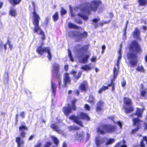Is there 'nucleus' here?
<instances>
[{
  "label": "nucleus",
  "mask_w": 147,
  "mask_h": 147,
  "mask_svg": "<svg viewBox=\"0 0 147 147\" xmlns=\"http://www.w3.org/2000/svg\"><path fill=\"white\" fill-rule=\"evenodd\" d=\"M129 51L127 53V57L129 60L128 65L131 67H134L138 61L137 54L142 52L140 45L135 40H132L128 46Z\"/></svg>",
  "instance_id": "1"
},
{
  "label": "nucleus",
  "mask_w": 147,
  "mask_h": 147,
  "mask_svg": "<svg viewBox=\"0 0 147 147\" xmlns=\"http://www.w3.org/2000/svg\"><path fill=\"white\" fill-rule=\"evenodd\" d=\"M102 4V2L100 0H93L92 1L90 4L89 2H86L81 5L80 10L81 13H78L77 15L85 20L88 19V16L85 15H88L91 14V11L96 12L97 10L99 5Z\"/></svg>",
  "instance_id": "2"
},
{
  "label": "nucleus",
  "mask_w": 147,
  "mask_h": 147,
  "mask_svg": "<svg viewBox=\"0 0 147 147\" xmlns=\"http://www.w3.org/2000/svg\"><path fill=\"white\" fill-rule=\"evenodd\" d=\"M33 7V11L32 13L33 14L32 24L34 26L33 31L34 33H36L39 35L42 36L41 39L43 40L45 39V36L44 32L42 30L39 26V21L40 18L39 16L36 11V6L34 2L32 3Z\"/></svg>",
  "instance_id": "3"
},
{
  "label": "nucleus",
  "mask_w": 147,
  "mask_h": 147,
  "mask_svg": "<svg viewBox=\"0 0 147 147\" xmlns=\"http://www.w3.org/2000/svg\"><path fill=\"white\" fill-rule=\"evenodd\" d=\"M97 130L98 132L103 134L106 133H115L117 130V127L115 125L111 124H104L98 127Z\"/></svg>",
  "instance_id": "4"
},
{
  "label": "nucleus",
  "mask_w": 147,
  "mask_h": 147,
  "mask_svg": "<svg viewBox=\"0 0 147 147\" xmlns=\"http://www.w3.org/2000/svg\"><path fill=\"white\" fill-rule=\"evenodd\" d=\"M28 129V127L24 125H21L19 127V130L20 132V136L16 138V142L17 144L18 147H23L24 142L21 140L26 136V131Z\"/></svg>",
  "instance_id": "5"
},
{
  "label": "nucleus",
  "mask_w": 147,
  "mask_h": 147,
  "mask_svg": "<svg viewBox=\"0 0 147 147\" xmlns=\"http://www.w3.org/2000/svg\"><path fill=\"white\" fill-rule=\"evenodd\" d=\"M79 117H78L74 115H71L69 117V118L82 127H83V125L82 121L80 120V119L86 120L87 121L90 120V118L87 114L83 112L80 113Z\"/></svg>",
  "instance_id": "6"
},
{
  "label": "nucleus",
  "mask_w": 147,
  "mask_h": 147,
  "mask_svg": "<svg viewBox=\"0 0 147 147\" xmlns=\"http://www.w3.org/2000/svg\"><path fill=\"white\" fill-rule=\"evenodd\" d=\"M124 105L123 108L126 114L132 112L134 110L133 103L131 99L129 98L125 97L123 98Z\"/></svg>",
  "instance_id": "7"
},
{
  "label": "nucleus",
  "mask_w": 147,
  "mask_h": 147,
  "mask_svg": "<svg viewBox=\"0 0 147 147\" xmlns=\"http://www.w3.org/2000/svg\"><path fill=\"white\" fill-rule=\"evenodd\" d=\"M70 32L72 34V37L76 38L75 41L78 42L81 41L83 38H86L88 36L87 32L85 31L83 32L80 31H72Z\"/></svg>",
  "instance_id": "8"
},
{
  "label": "nucleus",
  "mask_w": 147,
  "mask_h": 147,
  "mask_svg": "<svg viewBox=\"0 0 147 147\" xmlns=\"http://www.w3.org/2000/svg\"><path fill=\"white\" fill-rule=\"evenodd\" d=\"M51 51V49L49 47L42 48L41 46H38L36 50V52L41 55H43L45 52L47 53H48L47 57L50 61L51 60L52 58Z\"/></svg>",
  "instance_id": "9"
},
{
  "label": "nucleus",
  "mask_w": 147,
  "mask_h": 147,
  "mask_svg": "<svg viewBox=\"0 0 147 147\" xmlns=\"http://www.w3.org/2000/svg\"><path fill=\"white\" fill-rule=\"evenodd\" d=\"M132 126L140 129L142 125V121L140 120L138 117H134L132 119Z\"/></svg>",
  "instance_id": "10"
},
{
  "label": "nucleus",
  "mask_w": 147,
  "mask_h": 147,
  "mask_svg": "<svg viewBox=\"0 0 147 147\" xmlns=\"http://www.w3.org/2000/svg\"><path fill=\"white\" fill-rule=\"evenodd\" d=\"M85 135V133L84 131H78L76 132L75 134V139L78 141H81L84 140Z\"/></svg>",
  "instance_id": "11"
},
{
  "label": "nucleus",
  "mask_w": 147,
  "mask_h": 147,
  "mask_svg": "<svg viewBox=\"0 0 147 147\" xmlns=\"http://www.w3.org/2000/svg\"><path fill=\"white\" fill-rule=\"evenodd\" d=\"M71 80L69 76V74L68 73H66L64 74L63 78V87H67L68 84H71Z\"/></svg>",
  "instance_id": "12"
},
{
  "label": "nucleus",
  "mask_w": 147,
  "mask_h": 147,
  "mask_svg": "<svg viewBox=\"0 0 147 147\" xmlns=\"http://www.w3.org/2000/svg\"><path fill=\"white\" fill-rule=\"evenodd\" d=\"M88 88V83L86 81H84L81 84L79 87V88L80 90L84 92L86 91Z\"/></svg>",
  "instance_id": "13"
},
{
  "label": "nucleus",
  "mask_w": 147,
  "mask_h": 147,
  "mask_svg": "<svg viewBox=\"0 0 147 147\" xmlns=\"http://www.w3.org/2000/svg\"><path fill=\"white\" fill-rule=\"evenodd\" d=\"M59 64L54 63L53 64L51 71L53 73L56 74V76H57L58 74H59Z\"/></svg>",
  "instance_id": "14"
},
{
  "label": "nucleus",
  "mask_w": 147,
  "mask_h": 147,
  "mask_svg": "<svg viewBox=\"0 0 147 147\" xmlns=\"http://www.w3.org/2000/svg\"><path fill=\"white\" fill-rule=\"evenodd\" d=\"M133 37L140 41L141 38L140 36V31L137 28L135 29L134 31L132 33Z\"/></svg>",
  "instance_id": "15"
},
{
  "label": "nucleus",
  "mask_w": 147,
  "mask_h": 147,
  "mask_svg": "<svg viewBox=\"0 0 147 147\" xmlns=\"http://www.w3.org/2000/svg\"><path fill=\"white\" fill-rule=\"evenodd\" d=\"M67 107H65L63 108V112L64 114L66 116L68 115L72 112V107L70 106V105L68 104Z\"/></svg>",
  "instance_id": "16"
},
{
  "label": "nucleus",
  "mask_w": 147,
  "mask_h": 147,
  "mask_svg": "<svg viewBox=\"0 0 147 147\" xmlns=\"http://www.w3.org/2000/svg\"><path fill=\"white\" fill-rule=\"evenodd\" d=\"M104 104V102L101 100L98 101L96 105V111L97 112H100L102 109V107L103 106Z\"/></svg>",
  "instance_id": "17"
},
{
  "label": "nucleus",
  "mask_w": 147,
  "mask_h": 147,
  "mask_svg": "<svg viewBox=\"0 0 147 147\" xmlns=\"http://www.w3.org/2000/svg\"><path fill=\"white\" fill-rule=\"evenodd\" d=\"M145 141L146 142V145L147 146V136H144L142 137V139L141 140L140 142V144L139 146L140 147H146L145 145V143H144V142ZM135 147H139L138 145H137Z\"/></svg>",
  "instance_id": "18"
},
{
  "label": "nucleus",
  "mask_w": 147,
  "mask_h": 147,
  "mask_svg": "<svg viewBox=\"0 0 147 147\" xmlns=\"http://www.w3.org/2000/svg\"><path fill=\"white\" fill-rule=\"evenodd\" d=\"M145 110V109L144 108H143L142 109L137 108L135 115L137 116L138 117L141 118L142 117V114Z\"/></svg>",
  "instance_id": "19"
},
{
  "label": "nucleus",
  "mask_w": 147,
  "mask_h": 147,
  "mask_svg": "<svg viewBox=\"0 0 147 147\" xmlns=\"http://www.w3.org/2000/svg\"><path fill=\"white\" fill-rule=\"evenodd\" d=\"M103 142L104 140L103 139L99 137H97L95 139V143L97 147L100 146Z\"/></svg>",
  "instance_id": "20"
},
{
  "label": "nucleus",
  "mask_w": 147,
  "mask_h": 147,
  "mask_svg": "<svg viewBox=\"0 0 147 147\" xmlns=\"http://www.w3.org/2000/svg\"><path fill=\"white\" fill-rule=\"evenodd\" d=\"M88 45H86L83 46L80 49H76V51L78 53H80L82 51H87L88 49Z\"/></svg>",
  "instance_id": "21"
},
{
  "label": "nucleus",
  "mask_w": 147,
  "mask_h": 147,
  "mask_svg": "<svg viewBox=\"0 0 147 147\" xmlns=\"http://www.w3.org/2000/svg\"><path fill=\"white\" fill-rule=\"evenodd\" d=\"M51 89L53 95L55 96L56 94L57 89V86L55 84H54L52 81L51 82Z\"/></svg>",
  "instance_id": "22"
},
{
  "label": "nucleus",
  "mask_w": 147,
  "mask_h": 147,
  "mask_svg": "<svg viewBox=\"0 0 147 147\" xmlns=\"http://www.w3.org/2000/svg\"><path fill=\"white\" fill-rule=\"evenodd\" d=\"M88 101L91 105H92L95 104L96 101L95 98L92 95H89Z\"/></svg>",
  "instance_id": "23"
},
{
  "label": "nucleus",
  "mask_w": 147,
  "mask_h": 147,
  "mask_svg": "<svg viewBox=\"0 0 147 147\" xmlns=\"http://www.w3.org/2000/svg\"><path fill=\"white\" fill-rule=\"evenodd\" d=\"M22 1V0H8V1L11 5L15 6L19 4Z\"/></svg>",
  "instance_id": "24"
},
{
  "label": "nucleus",
  "mask_w": 147,
  "mask_h": 147,
  "mask_svg": "<svg viewBox=\"0 0 147 147\" xmlns=\"http://www.w3.org/2000/svg\"><path fill=\"white\" fill-rule=\"evenodd\" d=\"M56 78L58 80V88H61V75L60 74H58L57 76H56Z\"/></svg>",
  "instance_id": "25"
},
{
  "label": "nucleus",
  "mask_w": 147,
  "mask_h": 147,
  "mask_svg": "<svg viewBox=\"0 0 147 147\" xmlns=\"http://www.w3.org/2000/svg\"><path fill=\"white\" fill-rule=\"evenodd\" d=\"M50 127L51 128L56 131L58 132H60V130L59 129L58 126L55 123H53L52 124L50 125Z\"/></svg>",
  "instance_id": "26"
},
{
  "label": "nucleus",
  "mask_w": 147,
  "mask_h": 147,
  "mask_svg": "<svg viewBox=\"0 0 147 147\" xmlns=\"http://www.w3.org/2000/svg\"><path fill=\"white\" fill-rule=\"evenodd\" d=\"M115 80L112 79L111 80L110 83L108 84V85L107 86H108V87L109 86H111L112 87L111 90L113 92L114 91L115 89V84L114 82Z\"/></svg>",
  "instance_id": "27"
},
{
  "label": "nucleus",
  "mask_w": 147,
  "mask_h": 147,
  "mask_svg": "<svg viewBox=\"0 0 147 147\" xmlns=\"http://www.w3.org/2000/svg\"><path fill=\"white\" fill-rule=\"evenodd\" d=\"M69 131H76L80 129V127L74 125H71L68 127Z\"/></svg>",
  "instance_id": "28"
},
{
  "label": "nucleus",
  "mask_w": 147,
  "mask_h": 147,
  "mask_svg": "<svg viewBox=\"0 0 147 147\" xmlns=\"http://www.w3.org/2000/svg\"><path fill=\"white\" fill-rule=\"evenodd\" d=\"M139 5L141 6H145L147 5V0H138Z\"/></svg>",
  "instance_id": "29"
},
{
  "label": "nucleus",
  "mask_w": 147,
  "mask_h": 147,
  "mask_svg": "<svg viewBox=\"0 0 147 147\" xmlns=\"http://www.w3.org/2000/svg\"><path fill=\"white\" fill-rule=\"evenodd\" d=\"M147 89L146 88L144 90H141L140 91V95L143 97H147V92L146 90Z\"/></svg>",
  "instance_id": "30"
},
{
  "label": "nucleus",
  "mask_w": 147,
  "mask_h": 147,
  "mask_svg": "<svg viewBox=\"0 0 147 147\" xmlns=\"http://www.w3.org/2000/svg\"><path fill=\"white\" fill-rule=\"evenodd\" d=\"M77 101V100L76 99H74L71 101V107L72 110L74 111H75L76 109V103Z\"/></svg>",
  "instance_id": "31"
},
{
  "label": "nucleus",
  "mask_w": 147,
  "mask_h": 147,
  "mask_svg": "<svg viewBox=\"0 0 147 147\" xmlns=\"http://www.w3.org/2000/svg\"><path fill=\"white\" fill-rule=\"evenodd\" d=\"M118 74V71L117 70L115 67H114L113 69V78L112 79L115 80Z\"/></svg>",
  "instance_id": "32"
},
{
  "label": "nucleus",
  "mask_w": 147,
  "mask_h": 147,
  "mask_svg": "<svg viewBox=\"0 0 147 147\" xmlns=\"http://www.w3.org/2000/svg\"><path fill=\"white\" fill-rule=\"evenodd\" d=\"M90 55H86L85 57H83L81 60L82 63H86L88 62V59Z\"/></svg>",
  "instance_id": "33"
},
{
  "label": "nucleus",
  "mask_w": 147,
  "mask_h": 147,
  "mask_svg": "<svg viewBox=\"0 0 147 147\" xmlns=\"http://www.w3.org/2000/svg\"><path fill=\"white\" fill-rule=\"evenodd\" d=\"M52 18L54 22L57 21L59 18L58 13L57 12H56L53 16Z\"/></svg>",
  "instance_id": "34"
},
{
  "label": "nucleus",
  "mask_w": 147,
  "mask_h": 147,
  "mask_svg": "<svg viewBox=\"0 0 147 147\" xmlns=\"http://www.w3.org/2000/svg\"><path fill=\"white\" fill-rule=\"evenodd\" d=\"M9 13L11 16L14 17H15L17 14L16 10L13 9H10Z\"/></svg>",
  "instance_id": "35"
},
{
  "label": "nucleus",
  "mask_w": 147,
  "mask_h": 147,
  "mask_svg": "<svg viewBox=\"0 0 147 147\" xmlns=\"http://www.w3.org/2000/svg\"><path fill=\"white\" fill-rule=\"evenodd\" d=\"M68 27L69 28L72 29L76 28L78 29L80 28L76 25L70 22L68 24Z\"/></svg>",
  "instance_id": "36"
},
{
  "label": "nucleus",
  "mask_w": 147,
  "mask_h": 147,
  "mask_svg": "<svg viewBox=\"0 0 147 147\" xmlns=\"http://www.w3.org/2000/svg\"><path fill=\"white\" fill-rule=\"evenodd\" d=\"M109 88L108 86H103L102 88H100L98 90V92L101 93L102 92L105 91V90Z\"/></svg>",
  "instance_id": "37"
},
{
  "label": "nucleus",
  "mask_w": 147,
  "mask_h": 147,
  "mask_svg": "<svg viewBox=\"0 0 147 147\" xmlns=\"http://www.w3.org/2000/svg\"><path fill=\"white\" fill-rule=\"evenodd\" d=\"M115 141V139L113 138H110L106 142L105 145H108L112 144Z\"/></svg>",
  "instance_id": "38"
},
{
  "label": "nucleus",
  "mask_w": 147,
  "mask_h": 147,
  "mask_svg": "<svg viewBox=\"0 0 147 147\" xmlns=\"http://www.w3.org/2000/svg\"><path fill=\"white\" fill-rule=\"evenodd\" d=\"M81 69L85 71L89 70L91 69V68L88 65H86L81 67Z\"/></svg>",
  "instance_id": "39"
},
{
  "label": "nucleus",
  "mask_w": 147,
  "mask_h": 147,
  "mask_svg": "<svg viewBox=\"0 0 147 147\" xmlns=\"http://www.w3.org/2000/svg\"><path fill=\"white\" fill-rule=\"evenodd\" d=\"M136 70L138 71L142 72H144L145 71L144 70L142 65L138 66L136 67Z\"/></svg>",
  "instance_id": "40"
},
{
  "label": "nucleus",
  "mask_w": 147,
  "mask_h": 147,
  "mask_svg": "<svg viewBox=\"0 0 147 147\" xmlns=\"http://www.w3.org/2000/svg\"><path fill=\"white\" fill-rule=\"evenodd\" d=\"M140 129L136 127L135 128L132 129L130 132L131 134H136L137 132Z\"/></svg>",
  "instance_id": "41"
},
{
  "label": "nucleus",
  "mask_w": 147,
  "mask_h": 147,
  "mask_svg": "<svg viewBox=\"0 0 147 147\" xmlns=\"http://www.w3.org/2000/svg\"><path fill=\"white\" fill-rule=\"evenodd\" d=\"M68 56H69V57L70 60L72 61H74V59L73 58V56L72 55L71 51L69 49L68 50Z\"/></svg>",
  "instance_id": "42"
},
{
  "label": "nucleus",
  "mask_w": 147,
  "mask_h": 147,
  "mask_svg": "<svg viewBox=\"0 0 147 147\" xmlns=\"http://www.w3.org/2000/svg\"><path fill=\"white\" fill-rule=\"evenodd\" d=\"M53 140L54 143L57 146L59 144V140L57 138L55 137H53Z\"/></svg>",
  "instance_id": "43"
},
{
  "label": "nucleus",
  "mask_w": 147,
  "mask_h": 147,
  "mask_svg": "<svg viewBox=\"0 0 147 147\" xmlns=\"http://www.w3.org/2000/svg\"><path fill=\"white\" fill-rule=\"evenodd\" d=\"M145 120L147 121V116L145 118ZM144 129L145 130H147V123L146 121H144L143 123Z\"/></svg>",
  "instance_id": "44"
},
{
  "label": "nucleus",
  "mask_w": 147,
  "mask_h": 147,
  "mask_svg": "<svg viewBox=\"0 0 147 147\" xmlns=\"http://www.w3.org/2000/svg\"><path fill=\"white\" fill-rule=\"evenodd\" d=\"M51 144V142H47L44 145V147H50Z\"/></svg>",
  "instance_id": "45"
},
{
  "label": "nucleus",
  "mask_w": 147,
  "mask_h": 147,
  "mask_svg": "<svg viewBox=\"0 0 147 147\" xmlns=\"http://www.w3.org/2000/svg\"><path fill=\"white\" fill-rule=\"evenodd\" d=\"M104 24L103 22H100L99 25L97 24H96L94 25V28H96L99 26H102Z\"/></svg>",
  "instance_id": "46"
},
{
  "label": "nucleus",
  "mask_w": 147,
  "mask_h": 147,
  "mask_svg": "<svg viewBox=\"0 0 147 147\" xmlns=\"http://www.w3.org/2000/svg\"><path fill=\"white\" fill-rule=\"evenodd\" d=\"M81 75V72H79L77 76L75 77L74 79H76V80H77L80 77Z\"/></svg>",
  "instance_id": "47"
},
{
  "label": "nucleus",
  "mask_w": 147,
  "mask_h": 147,
  "mask_svg": "<svg viewBox=\"0 0 147 147\" xmlns=\"http://www.w3.org/2000/svg\"><path fill=\"white\" fill-rule=\"evenodd\" d=\"M127 26L126 27H125L123 29V36L126 37V30H127Z\"/></svg>",
  "instance_id": "48"
},
{
  "label": "nucleus",
  "mask_w": 147,
  "mask_h": 147,
  "mask_svg": "<svg viewBox=\"0 0 147 147\" xmlns=\"http://www.w3.org/2000/svg\"><path fill=\"white\" fill-rule=\"evenodd\" d=\"M84 109L88 111H89L90 110V107L89 105L87 104H85L84 105Z\"/></svg>",
  "instance_id": "49"
},
{
  "label": "nucleus",
  "mask_w": 147,
  "mask_h": 147,
  "mask_svg": "<svg viewBox=\"0 0 147 147\" xmlns=\"http://www.w3.org/2000/svg\"><path fill=\"white\" fill-rule=\"evenodd\" d=\"M105 49H106V47H105V45H102V51H101L102 54L103 53Z\"/></svg>",
  "instance_id": "50"
},
{
  "label": "nucleus",
  "mask_w": 147,
  "mask_h": 147,
  "mask_svg": "<svg viewBox=\"0 0 147 147\" xmlns=\"http://www.w3.org/2000/svg\"><path fill=\"white\" fill-rule=\"evenodd\" d=\"M100 20V18H94L93 19V20H92V21L94 23H97V22L99 20Z\"/></svg>",
  "instance_id": "51"
},
{
  "label": "nucleus",
  "mask_w": 147,
  "mask_h": 147,
  "mask_svg": "<svg viewBox=\"0 0 147 147\" xmlns=\"http://www.w3.org/2000/svg\"><path fill=\"white\" fill-rule=\"evenodd\" d=\"M116 123L117 124L119 125V126L120 128L121 129L122 127V125L121 122L119 121H117L116 122Z\"/></svg>",
  "instance_id": "52"
},
{
  "label": "nucleus",
  "mask_w": 147,
  "mask_h": 147,
  "mask_svg": "<svg viewBox=\"0 0 147 147\" xmlns=\"http://www.w3.org/2000/svg\"><path fill=\"white\" fill-rule=\"evenodd\" d=\"M114 147H121V143L118 142L114 146Z\"/></svg>",
  "instance_id": "53"
},
{
  "label": "nucleus",
  "mask_w": 147,
  "mask_h": 147,
  "mask_svg": "<svg viewBox=\"0 0 147 147\" xmlns=\"http://www.w3.org/2000/svg\"><path fill=\"white\" fill-rule=\"evenodd\" d=\"M122 45H120V48L118 51L119 55H121V48H122Z\"/></svg>",
  "instance_id": "54"
},
{
  "label": "nucleus",
  "mask_w": 147,
  "mask_h": 147,
  "mask_svg": "<svg viewBox=\"0 0 147 147\" xmlns=\"http://www.w3.org/2000/svg\"><path fill=\"white\" fill-rule=\"evenodd\" d=\"M18 114H16L15 116V123L16 124L17 123L18 120Z\"/></svg>",
  "instance_id": "55"
},
{
  "label": "nucleus",
  "mask_w": 147,
  "mask_h": 147,
  "mask_svg": "<svg viewBox=\"0 0 147 147\" xmlns=\"http://www.w3.org/2000/svg\"><path fill=\"white\" fill-rule=\"evenodd\" d=\"M66 11L65 10L63 9L61 10V14L62 15H64L66 14Z\"/></svg>",
  "instance_id": "56"
},
{
  "label": "nucleus",
  "mask_w": 147,
  "mask_h": 147,
  "mask_svg": "<svg viewBox=\"0 0 147 147\" xmlns=\"http://www.w3.org/2000/svg\"><path fill=\"white\" fill-rule=\"evenodd\" d=\"M126 84V81L125 80H123L121 83V86L123 87H124Z\"/></svg>",
  "instance_id": "57"
},
{
  "label": "nucleus",
  "mask_w": 147,
  "mask_h": 147,
  "mask_svg": "<svg viewBox=\"0 0 147 147\" xmlns=\"http://www.w3.org/2000/svg\"><path fill=\"white\" fill-rule=\"evenodd\" d=\"M20 116L22 117V118H23L25 115V113L24 111L21 112L20 114Z\"/></svg>",
  "instance_id": "58"
},
{
  "label": "nucleus",
  "mask_w": 147,
  "mask_h": 147,
  "mask_svg": "<svg viewBox=\"0 0 147 147\" xmlns=\"http://www.w3.org/2000/svg\"><path fill=\"white\" fill-rule=\"evenodd\" d=\"M49 21V18L48 17H46L45 19V24H47L48 23Z\"/></svg>",
  "instance_id": "59"
},
{
  "label": "nucleus",
  "mask_w": 147,
  "mask_h": 147,
  "mask_svg": "<svg viewBox=\"0 0 147 147\" xmlns=\"http://www.w3.org/2000/svg\"><path fill=\"white\" fill-rule=\"evenodd\" d=\"M64 69L66 71H67L68 69V65H65L64 66Z\"/></svg>",
  "instance_id": "60"
},
{
  "label": "nucleus",
  "mask_w": 147,
  "mask_h": 147,
  "mask_svg": "<svg viewBox=\"0 0 147 147\" xmlns=\"http://www.w3.org/2000/svg\"><path fill=\"white\" fill-rule=\"evenodd\" d=\"M34 136V135H30V136L29 138L28 139V140L29 141L30 140H31L32 139V138H33Z\"/></svg>",
  "instance_id": "61"
},
{
  "label": "nucleus",
  "mask_w": 147,
  "mask_h": 147,
  "mask_svg": "<svg viewBox=\"0 0 147 147\" xmlns=\"http://www.w3.org/2000/svg\"><path fill=\"white\" fill-rule=\"evenodd\" d=\"M96 60V58L95 57H92L91 59V61L92 62H94Z\"/></svg>",
  "instance_id": "62"
},
{
  "label": "nucleus",
  "mask_w": 147,
  "mask_h": 147,
  "mask_svg": "<svg viewBox=\"0 0 147 147\" xmlns=\"http://www.w3.org/2000/svg\"><path fill=\"white\" fill-rule=\"evenodd\" d=\"M87 138H86V140H88L90 138V134L88 133H87Z\"/></svg>",
  "instance_id": "63"
},
{
  "label": "nucleus",
  "mask_w": 147,
  "mask_h": 147,
  "mask_svg": "<svg viewBox=\"0 0 147 147\" xmlns=\"http://www.w3.org/2000/svg\"><path fill=\"white\" fill-rule=\"evenodd\" d=\"M41 143L39 142L34 147H40L41 146Z\"/></svg>",
  "instance_id": "64"
}]
</instances>
